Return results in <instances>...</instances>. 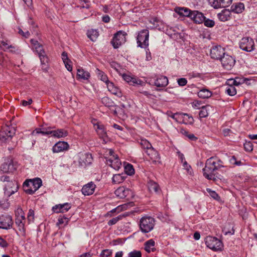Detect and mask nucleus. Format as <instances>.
Wrapping results in <instances>:
<instances>
[{"label": "nucleus", "mask_w": 257, "mask_h": 257, "mask_svg": "<svg viewBox=\"0 0 257 257\" xmlns=\"http://www.w3.org/2000/svg\"><path fill=\"white\" fill-rule=\"evenodd\" d=\"M42 180L39 178L26 181L23 185L24 191L29 194H33L42 186Z\"/></svg>", "instance_id": "obj_1"}, {"label": "nucleus", "mask_w": 257, "mask_h": 257, "mask_svg": "<svg viewBox=\"0 0 257 257\" xmlns=\"http://www.w3.org/2000/svg\"><path fill=\"white\" fill-rule=\"evenodd\" d=\"M16 133L14 127L9 125L3 126L0 131V141L6 143L11 140Z\"/></svg>", "instance_id": "obj_2"}, {"label": "nucleus", "mask_w": 257, "mask_h": 257, "mask_svg": "<svg viewBox=\"0 0 257 257\" xmlns=\"http://www.w3.org/2000/svg\"><path fill=\"white\" fill-rule=\"evenodd\" d=\"M31 42L32 48L38 54L42 64H46L48 62V58L47 57L42 45L40 44L37 40L31 39Z\"/></svg>", "instance_id": "obj_3"}, {"label": "nucleus", "mask_w": 257, "mask_h": 257, "mask_svg": "<svg viewBox=\"0 0 257 257\" xmlns=\"http://www.w3.org/2000/svg\"><path fill=\"white\" fill-rule=\"evenodd\" d=\"M155 220L150 216H144L140 221V227L142 232L148 233L154 228Z\"/></svg>", "instance_id": "obj_4"}, {"label": "nucleus", "mask_w": 257, "mask_h": 257, "mask_svg": "<svg viewBox=\"0 0 257 257\" xmlns=\"http://www.w3.org/2000/svg\"><path fill=\"white\" fill-rule=\"evenodd\" d=\"M205 241L207 246L213 250H221L222 248V242L215 237L207 236Z\"/></svg>", "instance_id": "obj_5"}, {"label": "nucleus", "mask_w": 257, "mask_h": 257, "mask_svg": "<svg viewBox=\"0 0 257 257\" xmlns=\"http://www.w3.org/2000/svg\"><path fill=\"white\" fill-rule=\"evenodd\" d=\"M109 157L106 160L107 164L115 170H118L121 167V162L117 155L112 150H108Z\"/></svg>", "instance_id": "obj_6"}, {"label": "nucleus", "mask_w": 257, "mask_h": 257, "mask_svg": "<svg viewBox=\"0 0 257 257\" xmlns=\"http://www.w3.org/2000/svg\"><path fill=\"white\" fill-rule=\"evenodd\" d=\"M239 47L246 52H251L254 49V42L250 37H243L239 41Z\"/></svg>", "instance_id": "obj_7"}, {"label": "nucleus", "mask_w": 257, "mask_h": 257, "mask_svg": "<svg viewBox=\"0 0 257 257\" xmlns=\"http://www.w3.org/2000/svg\"><path fill=\"white\" fill-rule=\"evenodd\" d=\"M221 65L224 69L231 70L234 66L236 60L234 56L225 54L220 60Z\"/></svg>", "instance_id": "obj_8"}, {"label": "nucleus", "mask_w": 257, "mask_h": 257, "mask_svg": "<svg viewBox=\"0 0 257 257\" xmlns=\"http://www.w3.org/2000/svg\"><path fill=\"white\" fill-rule=\"evenodd\" d=\"M149 32L147 29L141 31L137 37V43L138 46L145 48L149 45Z\"/></svg>", "instance_id": "obj_9"}, {"label": "nucleus", "mask_w": 257, "mask_h": 257, "mask_svg": "<svg viewBox=\"0 0 257 257\" xmlns=\"http://www.w3.org/2000/svg\"><path fill=\"white\" fill-rule=\"evenodd\" d=\"M126 34L125 32L122 31H119L114 35L111 41V43L114 48H118L122 44L125 43L126 41Z\"/></svg>", "instance_id": "obj_10"}, {"label": "nucleus", "mask_w": 257, "mask_h": 257, "mask_svg": "<svg viewBox=\"0 0 257 257\" xmlns=\"http://www.w3.org/2000/svg\"><path fill=\"white\" fill-rule=\"evenodd\" d=\"M225 54V50L220 46L213 47L210 52V55L212 59L221 60L223 56Z\"/></svg>", "instance_id": "obj_11"}, {"label": "nucleus", "mask_w": 257, "mask_h": 257, "mask_svg": "<svg viewBox=\"0 0 257 257\" xmlns=\"http://www.w3.org/2000/svg\"><path fill=\"white\" fill-rule=\"evenodd\" d=\"M5 194L8 196H10L17 191L18 186L15 181H8L5 184Z\"/></svg>", "instance_id": "obj_12"}, {"label": "nucleus", "mask_w": 257, "mask_h": 257, "mask_svg": "<svg viewBox=\"0 0 257 257\" xmlns=\"http://www.w3.org/2000/svg\"><path fill=\"white\" fill-rule=\"evenodd\" d=\"M209 5L214 9L225 8L229 6L232 0H207Z\"/></svg>", "instance_id": "obj_13"}, {"label": "nucleus", "mask_w": 257, "mask_h": 257, "mask_svg": "<svg viewBox=\"0 0 257 257\" xmlns=\"http://www.w3.org/2000/svg\"><path fill=\"white\" fill-rule=\"evenodd\" d=\"M115 195L120 198L125 197L131 198L134 196L132 190L125 188L123 186L119 187L115 191Z\"/></svg>", "instance_id": "obj_14"}, {"label": "nucleus", "mask_w": 257, "mask_h": 257, "mask_svg": "<svg viewBox=\"0 0 257 257\" xmlns=\"http://www.w3.org/2000/svg\"><path fill=\"white\" fill-rule=\"evenodd\" d=\"M92 123L99 138L104 140L107 137V133L104 125L101 122L97 121L96 120H94Z\"/></svg>", "instance_id": "obj_15"}, {"label": "nucleus", "mask_w": 257, "mask_h": 257, "mask_svg": "<svg viewBox=\"0 0 257 257\" xmlns=\"http://www.w3.org/2000/svg\"><path fill=\"white\" fill-rule=\"evenodd\" d=\"M16 223L19 226L20 230H24L25 218L24 213L21 209H18L16 213Z\"/></svg>", "instance_id": "obj_16"}, {"label": "nucleus", "mask_w": 257, "mask_h": 257, "mask_svg": "<svg viewBox=\"0 0 257 257\" xmlns=\"http://www.w3.org/2000/svg\"><path fill=\"white\" fill-rule=\"evenodd\" d=\"M216 171L215 168L209 166L206 163L205 166L203 169V176L208 180H215L216 177Z\"/></svg>", "instance_id": "obj_17"}, {"label": "nucleus", "mask_w": 257, "mask_h": 257, "mask_svg": "<svg viewBox=\"0 0 257 257\" xmlns=\"http://www.w3.org/2000/svg\"><path fill=\"white\" fill-rule=\"evenodd\" d=\"M13 220L10 215H2L0 216V228L8 229L12 226Z\"/></svg>", "instance_id": "obj_18"}, {"label": "nucleus", "mask_w": 257, "mask_h": 257, "mask_svg": "<svg viewBox=\"0 0 257 257\" xmlns=\"http://www.w3.org/2000/svg\"><path fill=\"white\" fill-rule=\"evenodd\" d=\"M122 77L124 81L132 85H140L143 86L145 84L141 80L130 75L124 74L122 75Z\"/></svg>", "instance_id": "obj_19"}, {"label": "nucleus", "mask_w": 257, "mask_h": 257, "mask_svg": "<svg viewBox=\"0 0 257 257\" xmlns=\"http://www.w3.org/2000/svg\"><path fill=\"white\" fill-rule=\"evenodd\" d=\"M14 170L13 160L10 158L6 159L1 166V170L4 173L12 172Z\"/></svg>", "instance_id": "obj_20"}, {"label": "nucleus", "mask_w": 257, "mask_h": 257, "mask_svg": "<svg viewBox=\"0 0 257 257\" xmlns=\"http://www.w3.org/2000/svg\"><path fill=\"white\" fill-rule=\"evenodd\" d=\"M69 147V146L67 142L59 141L54 145L52 150L53 153H58L67 150Z\"/></svg>", "instance_id": "obj_21"}, {"label": "nucleus", "mask_w": 257, "mask_h": 257, "mask_svg": "<svg viewBox=\"0 0 257 257\" xmlns=\"http://www.w3.org/2000/svg\"><path fill=\"white\" fill-rule=\"evenodd\" d=\"M146 153L150 157V159L154 163H160V157L158 152L155 150L152 147L147 150Z\"/></svg>", "instance_id": "obj_22"}, {"label": "nucleus", "mask_w": 257, "mask_h": 257, "mask_svg": "<svg viewBox=\"0 0 257 257\" xmlns=\"http://www.w3.org/2000/svg\"><path fill=\"white\" fill-rule=\"evenodd\" d=\"M206 163L209 166L215 168L216 170L224 167L222 165L223 162L221 160L214 157H211L207 159Z\"/></svg>", "instance_id": "obj_23"}, {"label": "nucleus", "mask_w": 257, "mask_h": 257, "mask_svg": "<svg viewBox=\"0 0 257 257\" xmlns=\"http://www.w3.org/2000/svg\"><path fill=\"white\" fill-rule=\"evenodd\" d=\"M190 18L195 23L198 24H201L204 21L205 17L203 14L197 11L192 12Z\"/></svg>", "instance_id": "obj_24"}, {"label": "nucleus", "mask_w": 257, "mask_h": 257, "mask_svg": "<svg viewBox=\"0 0 257 257\" xmlns=\"http://www.w3.org/2000/svg\"><path fill=\"white\" fill-rule=\"evenodd\" d=\"M90 77L89 72L85 70L81 67H79L77 70L76 78L78 80H88Z\"/></svg>", "instance_id": "obj_25"}, {"label": "nucleus", "mask_w": 257, "mask_h": 257, "mask_svg": "<svg viewBox=\"0 0 257 257\" xmlns=\"http://www.w3.org/2000/svg\"><path fill=\"white\" fill-rule=\"evenodd\" d=\"M95 188V185L92 182H90L84 185L81 191L84 195H90L93 193Z\"/></svg>", "instance_id": "obj_26"}, {"label": "nucleus", "mask_w": 257, "mask_h": 257, "mask_svg": "<svg viewBox=\"0 0 257 257\" xmlns=\"http://www.w3.org/2000/svg\"><path fill=\"white\" fill-rule=\"evenodd\" d=\"M108 90L112 94L118 97H121L122 93L120 89L116 86L112 82H109L106 84Z\"/></svg>", "instance_id": "obj_27"}, {"label": "nucleus", "mask_w": 257, "mask_h": 257, "mask_svg": "<svg viewBox=\"0 0 257 257\" xmlns=\"http://www.w3.org/2000/svg\"><path fill=\"white\" fill-rule=\"evenodd\" d=\"M178 118H179L180 120L178 122L183 123L186 124H192L194 121L193 118L187 113H180V115Z\"/></svg>", "instance_id": "obj_28"}, {"label": "nucleus", "mask_w": 257, "mask_h": 257, "mask_svg": "<svg viewBox=\"0 0 257 257\" xmlns=\"http://www.w3.org/2000/svg\"><path fill=\"white\" fill-rule=\"evenodd\" d=\"M70 208L71 206L69 204L64 203L55 205L53 207V210L56 213H63L67 211Z\"/></svg>", "instance_id": "obj_29"}, {"label": "nucleus", "mask_w": 257, "mask_h": 257, "mask_svg": "<svg viewBox=\"0 0 257 257\" xmlns=\"http://www.w3.org/2000/svg\"><path fill=\"white\" fill-rule=\"evenodd\" d=\"M175 12L181 16L190 18L192 11L187 8L177 7L175 9Z\"/></svg>", "instance_id": "obj_30"}, {"label": "nucleus", "mask_w": 257, "mask_h": 257, "mask_svg": "<svg viewBox=\"0 0 257 257\" xmlns=\"http://www.w3.org/2000/svg\"><path fill=\"white\" fill-rule=\"evenodd\" d=\"M218 18L222 22L229 20L231 17V11L227 9H224L217 15Z\"/></svg>", "instance_id": "obj_31"}, {"label": "nucleus", "mask_w": 257, "mask_h": 257, "mask_svg": "<svg viewBox=\"0 0 257 257\" xmlns=\"http://www.w3.org/2000/svg\"><path fill=\"white\" fill-rule=\"evenodd\" d=\"M50 134L54 137L60 138L66 137L68 135V132L64 129H58L51 131Z\"/></svg>", "instance_id": "obj_32"}, {"label": "nucleus", "mask_w": 257, "mask_h": 257, "mask_svg": "<svg viewBox=\"0 0 257 257\" xmlns=\"http://www.w3.org/2000/svg\"><path fill=\"white\" fill-rule=\"evenodd\" d=\"M244 10V6L242 3L233 4L231 7V11L236 14L241 13Z\"/></svg>", "instance_id": "obj_33"}, {"label": "nucleus", "mask_w": 257, "mask_h": 257, "mask_svg": "<svg viewBox=\"0 0 257 257\" xmlns=\"http://www.w3.org/2000/svg\"><path fill=\"white\" fill-rule=\"evenodd\" d=\"M168 84V80L167 77L161 76L157 78L155 81V85L157 87H165Z\"/></svg>", "instance_id": "obj_34"}, {"label": "nucleus", "mask_w": 257, "mask_h": 257, "mask_svg": "<svg viewBox=\"0 0 257 257\" xmlns=\"http://www.w3.org/2000/svg\"><path fill=\"white\" fill-rule=\"evenodd\" d=\"M245 79L242 78L236 77L235 79H229L227 81V85H232L238 86L239 85L244 83Z\"/></svg>", "instance_id": "obj_35"}, {"label": "nucleus", "mask_w": 257, "mask_h": 257, "mask_svg": "<svg viewBox=\"0 0 257 257\" xmlns=\"http://www.w3.org/2000/svg\"><path fill=\"white\" fill-rule=\"evenodd\" d=\"M155 241L153 239H150L146 241L145 243V249L148 252H150L151 251H154L155 250Z\"/></svg>", "instance_id": "obj_36"}, {"label": "nucleus", "mask_w": 257, "mask_h": 257, "mask_svg": "<svg viewBox=\"0 0 257 257\" xmlns=\"http://www.w3.org/2000/svg\"><path fill=\"white\" fill-rule=\"evenodd\" d=\"M212 95V92L207 89H202L198 92V96L201 98H209Z\"/></svg>", "instance_id": "obj_37"}, {"label": "nucleus", "mask_w": 257, "mask_h": 257, "mask_svg": "<svg viewBox=\"0 0 257 257\" xmlns=\"http://www.w3.org/2000/svg\"><path fill=\"white\" fill-rule=\"evenodd\" d=\"M211 107L210 105L202 106L201 110L200 111L199 115L200 117H206L208 115V111Z\"/></svg>", "instance_id": "obj_38"}, {"label": "nucleus", "mask_w": 257, "mask_h": 257, "mask_svg": "<svg viewBox=\"0 0 257 257\" xmlns=\"http://www.w3.org/2000/svg\"><path fill=\"white\" fill-rule=\"evenodd\" d=\"M87 37L92 41H95L99 36L98 32L96 30H90L87 33Z\"/></svg>", "instance_id": "obj_39"}, {"label": "nucleus", "mask_w": 257, "mask_h": 257, "mask_svg": "<svg viewBox=\"0 0 257 257\" xmlns=\"http://www.w3.org/2000/svg\"><path fill=\"white\" fill-rule=\"evenodd\" d=\"M126 216H127V213L120 214L118 216L109 220L107 222V224L109 226L115 224L118 221L121 220L123 218L126 217Z\"/></svg>", "instance_id": "obj_40"}, {"label": "nucleus", "mask_w": 257, "mask_h": 257, "mask_svg": "<svg viewBox=\"0 0 257 257\" xmlns=\"http://www.w3.org/2000/svg\"><path fill=\"white\" fill-rule=\"evenodd\" d=\"M7 42L8 41L7 40H5L3 38L0 37V48H3L5 50L13 48L15 49V51L16 50V48L11 45H9Z\"/></svg>", "instance_id": "obj_41"}, {"label": "nucleus", "mask_w": 257, "mask_h": 257, "mask_svg": "<svg viewBox=\"0 0 257 257\" xmlns=\"http://www.w3.org/2000/svg\"><path fill=\"white\" fill-rule=\"evenodd\" d=\"M148 188L150 191H154L156 193L158 192L160 190L158 184L153 181H150L148 182Z\"/></svg>", "instance_id": "obj_42"}, {"label": "nucleus", "mask_w": 257, "mask_h": 257, "mask_svg": "<svg viewBox=\"0 0 257 257\" xmlns=\"http://www.w3.org/2000/svg\"><path fill=\"white\" fill-rule=\"evenodd\" d=\"M225 91L228 95L234 96L236 94V88L232 85H227Z\"/></svg>", "instance_id": "obj_43"}, {"label": "nucleus", "mask_w": 257, "mask_h": 257, "mask_svg": "<svg viewBox=\"0 0 257 257\" xmlns=\"http://www.w3.org/2000/svg\"><path fill=\"white\" fill-rule=\"evenodd\" d=\"M124 177L120 174H115L112 178V183L114 184H119L123 181Z\"/></svg>", "instance_id": "obj_44"}, {"label": "nucleus", "mask_w": 257, "mask_h": 257, "mask_svg": "<svg viewBox=\"0 0 257 257\" xmlns=\"http://www.w3.org/2000/svg\"><path fill=\"white\" fill-rule=\"evenodd\" d=\"M101 102L103 104L108 107H111L114 106L113 102L108 97H104L102 98Z\"/></svg>", "instance_id": "obj_45"}, {"label": "nucleus", "mask_w": 257, "mask_h": 257, "mask_svg": "<svg viewBox=\"0 0 257 257\" xmlns=\"http://www.w3.org/2000/svg\"><path fill=\"white\" fill-rule=\"evenodd\" d=\"M140 144L142 148L146 150L152 147L149 142L146 139H141L140 142Z\"/></svg>", "instance_id": "obj_46"}, {"label": "nucleus", "mask_w": 257, "mask_h": 257, "mask_svg": "<svg viewBox=\"0 0 257 257\" xmlns=\"http://www.w3.org/2000/svg\"><path fill=\"white\" fill-rule=\"evenodd\" d=\"M124 171L128 175H132L135 173V170L132 165L127 164L124 166Z\"/></svg>", "instance_id": "obj_47"}, {"label": "nucleus", "mask_w": 257, "mask_h": 257, "mask_svg": "<svg viewBox=\"0 0 257 257\" xmlns=\"http://www.w3.org/2000/svg\"><path fill=\"white\" fill-rule=\"evenodd\" d=\"M68 221L69 219L67 217H59L58 220V222L57 223V225L60 227L62 225L65 226L68 224Z\"/></svg>", "instance_id": "obj_48"}, {"label": "nucleus", "mask_w": 257, "mask_h": 257, "mask_svg": "<svg viewBox=\"0 0 257 257\" xmlns=\"http://www.w3.org/2000/svg\"><path fill=\"white\" fill-rule=\"evenodd\" d=\"M98 76L100 78V79L101 81L104 82L106 83V84L109 82L108 80L107 75L105 74H104L103 72L98 70Z\"/></svg>", "instance_id": "obj_49"}, {"label": "nucleus", "mask_w": 257, "mask_h": 257, "mask_svg": "<svg viewBox=\"0 0 257 257\" xmlns=\"http://www.w3.org/2000/svg\"><path fill=\"white\" fill-rule=\"evenodd\" d=\"M206 191L209 194V195L213 199L215 200H218L219 199L218 194L215 191L209 188H207Z\"/></svg>", "instance_id": "obj_50"}, {"label": "nucleus", "mask_w": 257, "mask_h": 257, "mask_svg": "<svg viewBox=\"0 0 257 257\" xmlns=\"http://www.w3.org/2000/svg\"><path fill=\"white\" fill-rule=\"evenodd\" d=\"M229 162L233 165L240 166L242 164L240 161H237L234 156H232L229 159Z\"/></svg>", "instance_id": "obj_51"}, {"label": "nucleus", "mask_w": 257, "mask_h": 257, "mask_svg": "<svg viewBox=\"0 0 257 257\" xmlns=\"http://www.w3.org/2000/svg\"><path fill=\"white\" fill-rule=\"evenodd\" d=\"M244 148L245 151L250 152L253 150V146L250 142H246L244 144Z\"/></svg>", "instance_id": "obj_52"}, {"label": "nucleus", "mask_w": 257, "mask_h": 257, "mask_svg": "<svg viewBox=\"0 0 257 257\" xmlns=\"http://www.w3.org/2000/svg\"><path fill=\"white\" fill-rule=\"evenodd\" d=\"M128 257H142V253L140 251L134 250L128 253Z\"/></svg>", "instance_id": "obj_53"}, {"label": "nucleus", "mask_w": 257, "mask_h": 257, "mask_svg": "<svg viewBox=\"0 0 257 257\" xmlns=\"http://www.w3.org/2000/svg\"><path fill=\"white\" fill-rule=\"evenodd\" d=\"M167 114L169 117H171V118H173L177 122H178L179 120H180L179 118H178L180 115V113H173L171 112H169L167 113Z\"/></svg>", "instance_id": "obj_54"}, {"label": "nucleus", "mask_w": 257, "mask_h": 257, "mask_svg": "<svg viewBox=\"0 0 257 257\" xmlns=\"http://www.w3.org/2000/svg\"><path fill=\"white\" fill-rule=\"evenodd\" d=\"M111 253L112 251L111 250L104 249L101 252L100 256L101 257H108L111 254Z\"/></svg>", "instance_id": "obj_55"}, {"label": "nucleus", "mask_w": 257, "mask_h": 257, "mask_svg": "<svg viewBox=\"0 0 257 257\" xmlns=\"http://www.w3.org/2000/svg\"><path fill=\"white\" fill-rule=\"evenodd\" d=\"M204 23V25L208 27H212L214 25V22L210 19H207L205 20V18L204 19V21L203 22Z\"/></svg>", "instance_id": "obj_56"}, {"label": "nucleus", "mask_w": 257, "mask_h": 257, "mask_svg": "<svg viewBox=\"0 0 257 257\" xmlns=\"http://www.w3.org/2000/svg\"><path fill=\"white\" fill-rule=\"evenodd\" d=\"M201 102L198 100H195L192 103V107L195 109L201 108Z\"/></svg>", "instance_id": "obj_57"}, {"label": "nucleus", "mask_w": 257, "mask_h": 257, "mask_svg": "<svg viewBox=\"0 0 257 257\" xmlns=\"http://www.w3.org/2000/svg\"><path fill=\"white\" fill-rule=\"evenodd\" d=\"M177 82L179 86H184L187 84V80L185 78H181L177 80Z\"/></svg>", "instance_id": "obj_58"}, {"label": "nucleus", "mask_w": 257, "mask_h": 257, "mask_svg": "<svg viewBox=\"0 0 257 257\" xmlns=\"http://www.w3.org/2000/svg\"><path fill=\"white\" fill-rule=\"evenodd\" d=\"M34 212L32 210H30L29 211L27 218L29 222L32 221L34 220Z\"/></svg>", "instance_id": "obj_59"}, {"label": "nucleus", "mask_w": 257, "mask_h": 257, "mask_svg": "<svg viewBox=\"0 0 257 257\" xmlns=\"http://www.w3.org/2000/svg\"><path fill=\"white\" fill-rule=\"evenodd\" d=\"M128 206L127 204H124L121 205H119L116 207V209L117 210V213H119L120 212L126 210Z\"/></svg>", "instance_id": "obj_60"}, {"label": "nucleus", "mask_w": 257, "mask_h": 257, "mask_svg": "<svg viewBox=\"0 0 257 257\" xmlns=\"http://www.w3.org/2000/svg\"><path fill=\"white\" fill-rule=\"evenodd\" d=\"M64 63L65 64V66L66 69L69 71H71L72 70V65H71L72 63H71V61L70 60L65 61V62H64Z\"/></svg>", "instance_id": "obj_61"}, {"label": "nucleus", "mask_w": 257, "mask_h": 257, "mask_svg": "<svg viewBox=\"0 0 257 257\" xmlns=\"http://www.w3.org/2000/svg\"><path fill=\"white\" fill-rule=\"evenodd\" d=\"M19 33L25 38H28L30 35V32L28 31L24 32L21 29L19 30Z\"/></svg>", "instance_id": "obj_62"}, {"label": "nucleus", "mask_w": 257, "mask_h": 257, "mask_svg": "<svg viewBox=\"0 0 257 257\" xmlns=\"http://www.w3.org/2000/svg\"><path fill=\"white\" fill-rule=\"evenodd\" d=\"M7 242L4 239L0 237V246L5 247L7 246Z\"/></svg>", "instance_id": "obj_63"}, {"label": "nucleus", "mask_w": 257, "mask_h": 257, "mask_svg": "<svg viewBox=\"0 0 257 257\" xmlns=\"http://www.w3.org/2000/svg\"><path fill=\"white\" fill-rule=\"evenodd\" d=\"M1 180L3 182L8 183L10 181V178L7 175H3L1 177Z\"/></svg>", "instance_id": "obj_64"}]
</instances>
